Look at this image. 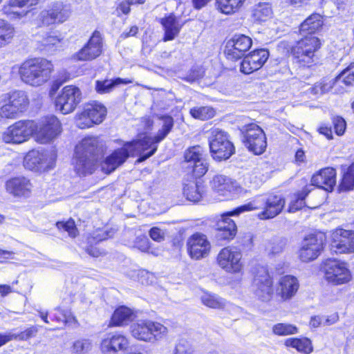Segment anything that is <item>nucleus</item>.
<instances>
[{"mask_svg": "<svg viewBox=\"0 0 354 354\" xmlns=\"http://www.w3.org/2000/svg\"><path fill=\"white\" fill-rule=\"evenodd\" d=\"M185 160L192 167L194 175L197 177L203 176L207 171L208 164L200 146H194L187 149L185 153Z\"/></svg>", "mask_w": 354, "mask_h": 354, "instance_id": "obj_25", "label": "nucleus"}, {"mask_svg": "<svg viewBox=\"0 0 354 354\" xmlns=\"http://www.w3.org/2000/svg\"><path fill=\"white\" fill-rule=\"evenodd\" d=\"M252 39L245 35H235L225 45V53L229 59L241 58L251 47Z\"/></svg>", "mask_w": 354, "mask_h": 354, "instance_id": "obj_24", "label": "nucleus"}, {"mask_svg": "<svg viewBox=\"0 0 354 354\" xmlns=\"http://www.w3.org/2000/svg\"><path fill=\"white\" fill-rule=\"evenodd\" d=\"M245 0H216V8L222 13L231 15L236 12Z\"/></svg>", "mask_w": 354, "mask_h": 354, "instance_id": "obj_40", "label": "nucleus"}, {"mask_svg": "<svg viewBox=\"0 0 354 354\" xmlns=\"http://www.w3.org/2000/svg\"><path fill=\"white\" fill-rule=\"evenodd\" d=\"M252 19L254 22L261 24L269 20L272 16V10L268 3H259L252 9Z\"/></svg>", "mask_w": 354, "mask_h": 354, "instance_id": "obj_38", "label": "nucleus"}, {"mask_svg": "<svg viewBox=\"0 0 354 354\" xmlns=\"http://www.w3.org/2000/svg\"><path fill=\"white\" fill-rule=\"evenodd\" d=\"M63 40V37L60 34L55 32H50L41 41L42 44L45 46H57Z\"/></svg>", "mask_w": 354, "mask_h": 354, "instance_id": "obj_52", "label": "nucleus"}, {"mask_svg": "<svg viewBox=\"0 0 354 354\" xmlns=\"http://www.w3.org/2000/svg\"><path fill=\"white\" fill-rule=\"evenodd\" d=\"M273 281L268 270L265 267L256 269L252 288L255 296L262 301H269L273 295Z\"/></svg>", "mask_w": 354, "mask_h": 354, "instance_id": "obj_10", "label": "nucleus"}, {"mask_svg": "<svg viewBox=\"0 0 354 354\" xmlns=\"http://www.w3.org/2000/svg\"><path fill=\"white\" fill-rule=\"evenodd\" d=\"M335 133L338 136H342L344 133L346 129V122L345 120L339 116L335 117L333 120Z\"/></svg>", "mask_w": 354, "mask_h": 354, "instance_id": "obj_56", "label": "nucleus"}, {"mask_svg": "<svg viewBox=\"0 0 354 354\" xmlns=\"http://www.w3.org/2000/svg\"><path fill=\"white\" fill-rule=\"evenodd\" d=\"M127 337L119 333H109L101 342V350L104 353L112 354L126 349L128 346Z\"/></svg>", "mask_w": 354, "mask_h": 354, "instance_id": "obj_30", "label": "nucleus"}, {"mask_svg": "<svg viewBox=\"0 0 354 354\" xmlns=\"http://www.w3.org/2000/svg\"><path fill=\"white\" fill-rule=\"evenodd\" d=\"M312 187L323 188L326 191H332L336 183V171L332 167H326L321 169L311 178Z\"/></svg>", "mask_w": 354, "mask_h": 354, "instance_id": "obj_31", "label": "nucleus"}, {"mask_svg": "<svg viewBox=\"0 0 354 354\" xmlns=\"http://www.w3.org/2000/svg\"><path fill=\"white\" fill-rule=\"evenodd\" d=\"M97 144V138L87 137L76 146L73 165L78 175L92 174L96 160Z\"/></svg>", "mask_w": 354, "mask_h": 354, "instance_id": "obj_3", "label": "nucleus"}, {"mask_svg": "<svg viewBox=\"0 0 354 354\" xmlns=\"http://www.w3.org/2000/svg\"><path fill=\"white\" fill-rule=\"evenodd\" d=\"M211 185L214 192L223 196L232 192L236 187L235 183L223 175L215 176L211 181Z\"/></svg>", "mask_w": 354, "mask_h": 354, "instance_id": "obj_35", "label": "nucleus"}, {"mask_svg": "<svg viewBox=\"0 0 354 354\" xmlns=\"http://www.w3.org/2000/svg\"><path fill=\"white\" fill-rule=\"evenodd\" d=\"M14 35V27L8 21L0 19V48L10 43Z\"/></svg>", "mask_w": 354, "mask_h": 354, "instance_id": "obj_42", "label": "nucleus"}, {"mask_svg": "<svg viewBox=\"0 0 354 354\" xmlns=\"http://www.w3.org/2000/svg\"><path fill=\"white\" fill-rule=\"evenodd\" d=\"M187 251L192 259L199 260L207 257L211 250V244L207 236L199 232L192 234L187 241Z\"/></svg>", "mask_w": 354, "mask_h": 354, "instance_id": "obj_21", "label": "nucleus"}, {"mask_svg": "<svg viewBox=\"0 0 354 354\" xmlns=\"http://www.w3.org/2000/svg\"><path fill=\"white\" fill-rule=\"evenodd\" d=\"M353 68L354 63H351L348 68L342 71V72L335 79L330 80H322L319 82L321 85V94L328 92L333 88H334L336 93H343L346 92V90L342 87V84H344L346 86L353 85V83L354 82V71H353L352 69Z\"/></svg>", "mask_w": 354, "mask_h": 354, "instance_id": "obj_18", "label": "nucleus"}, {"mask_svg": "<svg viewBox=\"0 0 354 354\" xmlns=\"http://www.w3.org/2000/svg\"><path fill=\"white\" fill-rule=\"evenodd\" d=\"M285 205V199L279 195L267 194L254 198L236 208L235 214L263 209L259 214L261 219H270L279 215Z\"/></svg>", "mask_w": 354, "mask_h": 354, "instance_id": "obj_2", "label": "nucleus"}, {"mask_svg": "<svg viewBox=\"0 0 354 354\" xmlns=\"http://www.w3.org/2000/svg\"><path fill=\"white\" fill-rule=\"evenodd\" d=\"M55 156L45 151H30L24 158V167L31 171H43L51 168L55 162Z\"/></svg>", "mask_w": 354, "mask_h": 354, "instance_id": "obj_15", "label": "nucleus"}, {"mask_svg": "<svg viewBox=\"0 0 354 354\" xmlns=\"http://www.w3.org/2000/svg\"><path fill=\"white\" fill-rule=\"evenodd\" d=\"M131 80L118 77L115 80H97L95 82V90L100 94L110 93L116 86L131 83Z\"/></svg>", "mask_w": 354, "mask_h": 354, "instance_id": "obj_39", "label": "nucleus"}, {"mask_svg": "<svg viewBox=\"0 0 354 354\" xmlns=\"http://www.w3.org/2000/svg\"><path fill=\"white\" fill-rule=\"evenodd\" d=\"M131 335L136 339L154 343L165 338L168 329L163 324L148 319H140L130 326Z\"/></svg>", "mask_w": 354, "mask_h": 354, "instance_id": "obj_4", "label": "nucleus"}, {"mask_svg": "<svg viewBox=\"0 0 354 354\" xmlns=\"http://www.w3.org/2000/svg\"><path fill=\"white\" fill-rule=\"evenodd\" d=\"M158 118L162 121V125L156 136L153 137L156 143L162 141L169 134L174 127V119L171 116L165 115L158 117Z\"/></svg>", "mask_w": 354, "mask_h": 354, "instance_id": "obj_43", "label": "nucleus"}, {"mask_svg": "<svg viewBox=\"0 0 354 354\" xmlns=\"http://www.w3.org/2000/svg\"><path fill=\"white\" fill-rule=\"evenodd\" d=\"M56 225L58 229L67 232L68 235L71 237L74 238L78 234V231L75 226V221L72 219H70L66 222H57Z\"/></svg>", "mask_w": 354, "mask_h": 354, "instance_id": "obj_50", "label": "nucleus"}, {"mask_svg": "<svg viewBox=\"0 0 354 354\" xmlns=\"http://www.w3.org/2000/svg\"><path fill=\"white\" fill-rule=\"evenodd\" d=\"M102 36L95 30L88 42L77 52L74 57L79 61H91L98 57L102 53Z\"/></svg>", "mask_w": 354, "mask_h": 354, "instance_id": "obj_19", "label": "nucleus"}, {"mask_svg": "<svg viewBox=\"0 0 354 354\" xmlns=\"http://www.w3.org/2000/svg\"><path fill=\"white\" fill-rule=\"evenodd\" d=\"M38 332V327L37 326H32L31 327L26 329L19 333H14L17 340H28V339L35 337Z\"/></svg>", "mask_w": 354, "mask_h": 354, "instance_id": "obj_55", "label": "nucleus"}, {"mask_svg": "<svg viewBox=\"0 0 354 354\" xmlns=\"http://www.w3.org/2000/svg\"><path fill=\"white\" fill-rule=\"evenodd\" d=\"M127 150V148L123 145L121 148L113 151L112 153L105 159L102 165V170L106 174H110L122 165L130 156Z\"/></svg>", "mask_w": 354, "mask_h": 354, "instance_id": "obj_32", "label": "nucleus"}, {"mask_svg": "<svg viewBox=\"0 0 354 354\" xmlns=\"http://www.w3.org/2000/svg\"><path fill=\"white\" fill-rule=\"evenodd\" d=\"M136 315L133 311L126 306L118 308L113 313L110 325L115 326H122L128 324L131 322Z\"/></svg>", "mask_w": 354, "mask_h": 354, "instance_id": "obj_36", "label": "nucleus"}, {"mask_svg": "<svg viewBox=\"0 0 354 354\" xmlns=\"http://www.w3.org/2000/svg\"><path fill=\"white\" fill-rule=\"evenodd\" d=\"M8 101L18 113L25 111L29 104L28 96L23 91H15L9 93Z\"/></svg>", "mask_w": 354, "mask_h": 354, "instance_id": "obj_37", "label": "nucleus"}, {"mask_svg": "<svg viewBox=\"0 0 354 354\" xmlns=\"http://www.w3.org/2000/svg\"><path fill=\"white\" fill-rule=\"evenodd\" d=\"M130 156H139L137 162H141L153 156L157 150L158 143L153 137L145 136L142 139L127 142L124 144Z\"/></svg>", "mask_w": 354, "mask_h": 354, "instance_id": "obj_13", "label": "nucleus"}, {"mask_svg": "<svg viewBox=\"0 0 354 354\" xmlns=\"http://www.w3.org/2000/svg\"><path fill=\"white\" fill-rule=\"evenodd\" d=\"M209 145L212 158L217 160H225L234 153L235 148L229 139L228 134L219 129L211 130Z\"/></svg>", "mask_w": 354, "mask_h": 354, "instance_id": "obj_6", "label": "nucleus"}, {"mask_svg": "<svg viewBox=\"0 0 354 354\" xmlns=\"http://www.w3.org/2000/svg\"><path fill=\"white\" fill-rule=\"evenodd\" d=\"M241 252L236 248L226 247L223 248L217 256L218 266L230 273H238L243 269Z\"/></svg>", "mask_w": 354, "mask_h": 354, "instance_id": "obj_16", "label": "nucleus"}, {"mask_svg": "<svg viewBox=\"0 0 354 354\" xmlns=\"http://www.w3.org/2000/svg\"><path fill=\"white\" fill-rule=\"evenodd\" d=\"M236 208L232 212H229L222 216V218L217 223L216 237L220 240L232 239L236 234V225L234 221L230 216L239 215L235 214Z\"/></svg>", "mask_w": 354, "mask_h": 354, "instance_id": "obj_29", "label": "nucleus"}, {"mask_svg": "<svg viewBox=\"0 0 354 354\" xmlns=\"http://www.w3.org/2000/svg\"><path fill=\"white\" fill-rule=\"evenodd\" d=\"M319 131L321 134L324 135L328 139H331L333 138L332 130L329 127H321L319 129Z\"/></svg>", "mask_w": 354, "mask_h": 354, "instance_id": "obj_64", "label": "nucleus"}, {"mask_svg": "<svg viewBox=\"0 0 354 354\" xmlns=\"http://www.w3.org/2000/svg\"><path fill=\"white\" fill-rule=\"evenodd\" d=\"M41 0H9L2 8L3 13L12 21L26 17Z\"/></svg>", "mask_w": 354, "mask_h": 354, "instance_id": "obj_17", "label": "nucleus"}, {"mask_svg": "<svg viewBox=\"0 0 354 354\" xmlns=\"http://www.w3.org/2000/svg\"><path fill=\"white\" fill-rule=\"evenodd\" d=\"M312 191L311 185H306L302 191L295 195V199L291 201L289 206V212H295L301 209L305 205V198L308 194Z\"/></svg>", "mask_w": 354, "mask_h": 354, "instance_id": "obj_44", "label": "nucleus"}, {"mask_svg": "<svg viewBox=\"0 0 354 354\" xmlns=\"http://www.w3.org/2000/svg\"><path fill=\"white\" fill-rule=\"evenodd\" d=\"M354 187V167H349L344 174L342 181L339 185L340 192L353 189Z\"/></svg>", "mask_w": 354, "mask_h": 354, "instance_id": "obj_48", "label": "nucleus"}, {"mask_svg": "<svg viewBox=\"0 0 354 354\" xmlns=\"http://www.w3.org/2000/svg\"><path fill=\"white\" fill-rule=\"evenodd\" d=\"M319 39L314 36L306 35L292 48L294 62L299 67H309L316 61L315 53L320 48Z\"/></svg>", "mask_w": 354, "mask_h": 354, "instance_id": "obj_5", "label": "nucleus"}, {"mask_svg": "<svg viewBox=\"0 0 354 354\" xmlns=\"http://www.w3.org/2000/svg\"><path fill=\"white\" fill-rule=\"evenodd\" d=\"M82 93L73 85L64 86L55 100V107L63 114L72 113L81 102Z\"/></svg>", "mask_w": 354, "mask_h": 354, "instance_id": "obj_12", "label": "nucleus"}, {"mask_svg": "<svg viewBox=\"0 0 354 354\" xmlns=\"http://www.w3.org/2000/svg\"><path fill=\"white\" fill-rule=\"evenodd\" d=\"M15 336L12 332H8L6 334H0V347L6 344L7 342L15 339Z\"/></svg>", "mask_w": 354, "mask_h": 354, "instance_id": "obj_60", "label": "nucleus"}, {"mask_svg": "<svg viewBox=\"0 0 354 354\" xmlns=\"http://www.w3.org/2000/svg\"><path fill=\"white\" fill-rule=\"evenodd\" d=\"M190 115L195 119L206 120L212 118L215 115V111L209 106L194 107L190 109Z\"/></svg>", "mask_w": 354, "mask_h": 354, "instance_id": "obj_47", "label": "nucleus"}, {"mask_svg": "<svg viewBox=\"0 0 354 354\" xmlns=\"http://www.w3.org/2000/svg\"><path fill=\"white\" fill-rule=\"evenodd\" d=\"M37 129L32 120H19L8 127L2 133V140L8 144H21L28 140Z\"/></svg>", "mask_w": 354, "mask_h": 354, "instance_id": "obj_8", "label": "nucleus"}, {"mask_svg": "<svg viewBox=\"0 0 354 354\" xmlns=\"http://www.w3.org/2000/svg\"><path fill=\"white\" fill-rule=\"evenodd\" d=\"M106 108L100 102L91 101L84 104L82 111L77 115L76 125L86 129L101 123L106 115Z\"/></svg>", "mask_w": 354, "mask_h": 354, "instance_id": "obj_7", "label": "nucleus"}, {"mask_svg": "<svg viewBox=\"0 0 354 354\" xmlns=\"http://www.w3.org/2000/svg\"><path fill=\"white\" fill-rule=\"evenodd\" d=\"M138 32V28L136 26H131L130 30L128 32H123L120 37L122 39H127L129 37L135 36Z\"/></svg>", "mask_w": 354, "mask_h": 354, "instance_id": "obj_62", "label": "nucleus"}, {"mask_svg": "<svg viewBox=\"0 0 354 354\" xmlns=\"http://www.w3.org/2000/svg\"><path fill=\"white\" fill-rule=\"evenodd\" d=\"M202 303L212 308H223L225 301L215 294L205 293L201 297Z\"/></svg>", "mask_w": 354, "mask_h": 354, "instance_id": "obj_46", "label": "nucleus"}, {"mask_svg": "<svg viewBox=\"0 0 354 354\" xmlns=\"http://www.w3.org/2000/svg\"><path fill=\"white\" fill-rule=\"evenodd\" d=\"M339 316L337 313L333 314L330 316L325 318L323 317V324L326 326L332 325L337 322Z\"/></svg>", "mask_w": 354, "mask_h": 354, "instance_id": "obj_61", "label": "nucleus"}, {"mask_svg": "<svg viewBox=\"0 0 354 354\" xmlns=\"http://www.w3.org/2000/svg\"><path fill=\"white\" fill-rule=\"evenodd\" d=\"M150 237L156 242H161L165 240V234L161 229L153 227L149 231Z\"/></svg>", "mask_w": 354, "mask_h": 354, "instance_id": "obj_57", "label": "nucleus"}, {"mask_svg": "<svg viewBox=\"0 0 354 354\" xmlns=\"http://www.w3.org/2000/svg\"><path fill=\"white\" fill-rule=\"evenodd\" d=\"M133 5V3H131L130 0L123 1H122L118 6V10H120L123 14L128 15L130 11V6Z\"/></svg>", "mask_w": 354, "mask_h": 354, "instance_id": "obj_59", "label": "nucleus"}, {"mask_svg": "<svg viewBox=\"0 0 354 354\" xmlns=\"http://www.w3.org/2000/svg\"><path fill=\"white\" fill-rule=\"evenodd\" d=\"M56 310L59 313V314H60L62 316V317H60L57 314L54 315L55 319L58 322H63L67 324L68 322H71V320H73L74 322H77L75 317H71L70 316H67L66 314L61 311L59 308H57Z\"/></svg>", "mask_w": 354, "mask_h": 354, "instance_id": "obj_58", "label": "nucleus"}, {"mask_svg": "<svg viewBox=\"0 0 354 354\" xmlns=\"http://www.w3.org/2000/svg\"><path fill=\"white\" fill-rule=\"evenodd\" d=\"M32 187L30 180L24 176L12 178L6 183V191L15 197H29Z\"/></svg>", "mask_w": 354, "mask_h": 354, "instance_id": "obj_28", "label": "nucleus"}, {"mask_svg": "<svg viewBox=\"0 0 354 354\" xmlns=\"http://www.w3.org/2000/svg\"><path fill=\"white\" fill-rule=\"evenodd\" d=\"M183 194L187 200L193 202L200 201L202 197L201 186L194 181L185 185Z\"/></svg>", "mask_w": 354, "mask_h": 354, "instance_id": "obj_45", "label": "nucleus"}, {"mask_svg": "<svg viewBox=\"0 0 354 354\" xmlns=\"http://www.w3.org/2000/svg\"><path fill=\"white\" fill-rule=\"evenodd\" d=\"M160 23L163 26L165 30V36L163 38L165 41L173 40L178 35L183 26V24L180 23L178 19L173 14L161 18Z\"/></svg>", "mask_w": 354, "mask_h": 354, "instance_id": "obj_33", "label": "nucleus"}, {"mask_svg": "<svg viewBox=\"0 0 354 354\" xmlns=\"http://www.w3.org/2000/svg\"><path fill=\"white\" fill-rule=\"evenodd\" d=\"M269 57L266 49H259L246 55L241 64V71L245 74H250L261 68Z\"/></svg>", "mask_w": 354, "mask_h": 354, "instance_id": "obj_27", "label": "nucleus"}, {"mask_svg": "<svg viewBox=\"0 0 354 354\" xmlns=\"http://www.w3.org/2000/svg\"><path fill=\"white\" fill-rule=\"evenodd\" d=\"M91 342L88 339H80L73 344V350L78 354L87 353L91 348Z\"/></svg>", "mask_w": 354, "mask_h": 354, "instance_id": "obj_54", "label": "nucleus"}, {"mask_svg": "<svg viewBox=\"0 0 354 354\" xmlns=\"http://www.w3.org/2000/svg\"><path fill=\"white\" fill-rule=\"evenodd\" d=\"M323 270L326 279L334 285L346 283L351 279V272L346 264L337 259L326 260Z\"/></svg>", "mask_w": 354, "mask_h": 354, "instance_id": "obj_14", "label": "nucleus"}, {"mask_svg": "<svg viewBox=\"0 0 354 354\" xmlns=\"http://www.w3.org/2000/svg\"><path fill=\"white\" fill-rule=\"evenodd\" d=\"M331 250L335 253L354 252V232L336 229L332 234Z\"/></svg>", "mask_w": 354, "mask_h": 354, "instance_id": "obj_23", "label": "nucleus"}, {"mask_svg": "<svg viewBox=\"0 0 354 354\" xmlns=\"http://www.w3.org/2000/svg\"><path fill=\"white\" fill-rule=\"evenodd\" d=\"M194 348L186 339H182L176 344L174 354H193Z\"/></svg>", "mask_w": 354, "mask_h": 354, "instance_id": "obj_51", "label": "nucleus"}, {"mask_svg": "<svg viewBox=\"0 0 354 354\" xmlns=\"http://www.w3.org/2000/svg\"><path fill=\"white\" fill-rule=\"evenodd\" d=\"M19 113L8 102L6 104L0 108V119H14L18 116Z\"/></svg>", "mask_w": 354, "mask_h": 354, "instance_id": "obj_53", "label": "nucleus"}, {"mask_svg": "<svg viewBox=\"0 0 354 354\" xmlns=\"http://www.w3.org/2000/svg\"><path fill=\"white\" fill-rule=\"evenodd\" d=\"M323 317L320 316H314L312 317L310 321V325L312 327L317 328L319 326L322 324H323Z\"/></svg>", "mask_w": 354, "mask_h": 354, "instance_id": "obj_63", "label": "nucleus"}, {"mask_svg": "<svg viewBox=\"0 0 354 354\" xmlns=\"http://www.w3.org/2000/svg\"><path fill=\"white\" fill-rule=\"evenodd\" d=\"M243 142L250 151L256 155L263 153L267 147L266 137L263 129L256 124L245 126L242 130Z\"/></svg>", "mask_w": 354, "mask_h": 354, "instance_id": "obj_11", "label": "nucleus"}, {"mask_svg": "<svg viewBox=\"0 0 354 354\" xmlns=\"http://www.w3.org/2000/svg\"><path fill=\"white\" fill-rule=\"evenodd\" d=\"M71 12L69 6L61 1H56L41 10L38 18L42 26H48L66 21L70 18Z\"/></svg>", "mask_w": 354, "mask_h": 354, "instance_id": "obj_9", "label": "nucleus"}, {"mask_svg": "<svg viewBox=\"0 0 354 354\" xmlns=\"http://www.w3.org/2000/svg\"><path fill=\"white\" fill-rule=\"evenodd\" d=\"M299 288V283L297 277L292 275L281 277L276 286V296L281 301H287L294 297Z\"/></svg>", "mask_w": 354, "mask_h": 354, "instance_id": "obj_26", "label": "nucleus"}, {"mask_svg": "<svg viewBox=\"0 0 354 354\" xmlns=\"http://www.w3.org/2000/svg\"><path fill=\"white\" fill-rule=\"evenodd\" d=\"M22 82L32 86H40L46 83L54 71L53 63L41 57L25 60L17 66Z\"/></svg>", "mask_w": 354, "mask_h": 354, "instance_id": "obj_1", "label": "nucleus"}, {"mask_svg": "<svg viewBox=\"0 0 354 354\" xmlns=\"http://www.w3.org/2000/svg\"><path fill=\"white\" fill-rule=\"evenodd\" d=\"M62 131L61 123L54 115L46 117L36 132L37 141L45 144L55 139Z\"/></svg>", "mask_w": 354, "mask_h": 354, "instance_id": "obj_22", "label": "nucleus"}, {"mask_svg": "<svg viewBox=\"0 0 354 354\" xmlns=\"http://www.w3.org/2000/svg\"><path fill=\"white\" fill-rule=\"evenodd\" d=\"M272 332L277 335L286 336L297 333L298 328L290 324L279 323L273 326Z\"/></svg>", "mask_w": 354, "mask_h": 354, "instance_id": "obj_49", "label": "nucleus"}, {"mask_svg": "<svg viewBox=\"0 0 354 354\" xmlns=\"http://www.w3.org/2000/svg\"><path fill=\"white\" fill-rule=\"evenodd\" d=\"M323 25L322 17L319 14H313L300 26L299 32L301 35H313Z\"/></svg>", "mask_w": 354, "mask_h": 354, "instance_id": "obj_34", "label": "nucleus"}, {"mask_svg": "<svg viewBox=\"0 0 354 354\" xmlns=\"http://www.w3.org/2000/svg\"><path fill=\"white\" fill-rule=\"evenodd\" d=\"M324 235L311 234L306 237L299 250V257L304 262H308L317 258L323 249Z\"/></svg>", "mask_w": 354, "mask_h": 354, "instance_id": "obj_20", "label": "nucleus"}, {"mask_svg": "<svg viewBox=\"0 0 354 354\" xmlns=\"http://www.w3.org/2000/svg\"><path fill=\"white\" fill-rule=\"evenodd\" d=\"M285 345L292 347L304 354H309L313 351L311 342L308 338H289L285 341Z\"/></svg>", "mask_w": 354, "mask_h": 354, "instance_id": "obj_41", "label": "nucleus"}]
</instances>
